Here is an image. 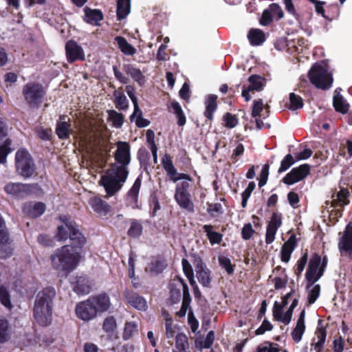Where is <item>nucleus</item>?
Here are the masks:
<instances>
[{
	"mask_svg": "<svg viewBox=\"0 0 352 352\" xmlns=\"http://www.w3.org/2000/svg\"><path fill=\"white\" fill-rule=\"evenodd\" d=\"M58 219L70 230V244L58 248L51 255L52 265L57 271L69 273L77 267L80 261V251L86 243V238L71 216L60 214Z\"/></svg>",
	"mask_w": 352,
	"mask_h": 352,
	"instance_id": "f257e3e1",
	"label": "nucleus"
},
{
	"mask_svg": "<svg viewBox=\"0 0 352 352\" xmlns=\"http://www.w3.org/2000/svg\"><path fill=\"white\" fill-rule=\"evenodd\" d=\"M56 296L55 289L47 287L38 292L33 307V317L41 327L50 326L52 322L53 300Z\"/></svg>",
	"mask_w": 352,
	"mask_h": 352,
	"instance_id": "f03ea898",
	"label": "nucleus"
},
{
	"mask_svg": "<svg viewBox=\"0 0 352 352\" xmlns=\"http://www.w3.org/2000/svg\"><path fill=\"white\" fill-rule=\"evenodd\" d=\"M128 175V173L110 166L101 176L99 184L109 196H113L122 188Z\"/></svg>",
	"mask_w": 352,
	"mask_h": 352,
	"instance_id": "7ed1b4c3",
	"label": "nucleus"
},
{
	"mask_svg": "<svg viewBox=\"0 0 352 352\" xmlns=\"http://www.w3.org/2000/svg\"><path fill=\"white\" fill-rule=\"evenodd\" d=\"M22 95L27 105L31 109H38L46 96L45 87L38 82L26 83L22 89Z\"/></svg>",
	"mask_w": 352,
	"mask_h": 352,
	"instance_id": "20e7f679",
	"label": "nucleus"
},
{
	"mask_svg": "<svg viewBox=\"0 0 352 352\" xmlns=\"http://www.w3.org/2000/svg\"><path fill=\"white\" fill-rule=\"evenodd\" d=\"M308 77L312 85L322 90L330 89L333 80L332 74L318 63L311 67L308 73Z\"/></svg>",
	"mask_w": 352,
	"mask_h": 352,
	"instance_id": "39448f33",
	"label": "nucleus"
},
{
	"mask_svg": "<svg viewBox=\"0 0 352 352\" xmlns=\"http://www.w3.org/2000/svg\"><path fill=\"white\" fill-rule=\"evenodd\" d=\"M117 149L114 153L116 163L110 164L111 168L129 173V165L131 163V146L129 142L118 141L116 143Z\"/></svg>",
	"mask_w": 352,
	"mask_h": 352,
	"instance_id": "423d86ee",
	"label": "nucleus"
},
{
	"mask_svg": "<svg viewBox=\"0 0 352 352\" xmlns=\"http://www.w3.org/2000/svg\"><path fill=\"white\" fill-rule=\"evenodd\" d=\"M17 173L23 177L29 178L35 172V165L29 152L25 148L19 149L15 155Z\"/></svg>",
	"mask_w": 352,
	"mask_h": 352,
	"instance_id": "0eeeda50",
	"label": "nucleus"
},
{
	"mask_svg": "<svg viewBox=\"0 0 352 352\" xmlns=\"http://www.w3.org/2000/svg\"><path fill=\"white\" fill-rule=\"evenodd\" d=\"M39 188L38 184L8 183L4 186L5 192L15 199H23Z\"/></svg>",
	"mask_w": 352,
	"mask_h": 352,
	"instance_id": "6e6552de",
	"label": "nucleus"
},
{
	"mask_svg": "<svg viewBox=\"0 0 352 352\" xmlns=\"http://www.w3.org/2000/svg\"><path fill=\"white\" fill-rule=\"evenodd\" d=\"M190 184L187 181L182 182L176 186L175 199L180 208L190 212H194V204L190 199V194L188 192Z\"/></svg>",
	"mask_w": 352,
	"mask_h": 352,
	"instance_id": "1a4fd4ad",
	"label": "nucleus"
},
{
	"mask_svg": "<svg viewBox=\"0 0 352 352\" xmlns=\"http://www.w3.org/2000/svg\"><path fill=\"white\" fill-rule=\"evenodd\" d=\"M169 298L168 299L170 305L178 303L181 300V290L183 292V298L186 296V292L189 293L188 285L185 280L180 276H176L168 284Z\"/></svg>",
	"mask_w": 352,
	"mask_h": 352,
	"instance_id": "9d476101",
	"label": "nucleus"
},
{
	"mask_svg": "<svg viewBox=\"0 0 352 352\" xmlns=\"http://www.w3.org/2000/svg\"><path fill=\"white\" fill-rule=\"evenodd\" d=\"M320 263L321 256L318 253L313 254L309 261L305 273V280L307 281L306 289L310 288L323 276L319 275Z\"/></svg>",
	"mask_w": 352,
	"mask_h": 352,
	"instance_id": "9b49d317",
	"label": "nucleus"
},
{
	"mask_svg": "<svg viewBox=\"0 0 352 352\" xmlns=\"http://www.w3.org/2000/svg\"><path fill=\"white\" fill-rule=\"evenodd\" d=\"M65 51L66 60L69 64H72L76 61L85 60V54L83 48L73 39H70L66 42Z\"/></svg>",
	"mask_w": 352,
	"mask_h": 352,
	"instance_id": "f8f14e48",
	"label": "nucleus"
},
{
	"mask_svg": "<svg viewBox=\"0 0 352 352\" xmlns=\"http://www.w3.org/2000/svg\"><path fill=\"white\" fill-rule=\"evenodd\" d=\"M311 166L308 164H301L298 167L293 168L282 179V182L288 186L293 185L302 181L310 173Z\"/></svg>",
	"mask_w": 352,
	"mask_h": 352,
	"instance_id": "ddd939ff",
	"label": "nucleus"
},
{
	"mask_svg": "<svg viewBox=\"0 0 352 352\" xmlns=\"http://www.w3.org/2000/svg\"><path fill=\"white\" fill-rule=\"evenodd\" d=\"M75 312L76 316L83 321H89L95 318L98 314L89 298L77 303Z\"/></svg>",
	"mask_w": 352,
	"mask_h": 352,
	"instance_id": "4468645a",
	"label": "nucleus"
},
{
	"mask_svg": "<svg viewBox=\"0 0 352 352\" xmlns=\"http://www.w3.org/2000/svg\"><path fill=\"white\" fill-rule=\"evenodd\" d=\"M248 81L250 85L248 87L243 85L241 92V96L244 98L245 102H248L251 99L250 91H260L263 89L265 85V78L256 74L250 76Z\"/></svg>",
	"mask_w": 352,
	"mask_h": 352,
	"instance_id": "2eb2a0df",
	"label": "nucleus"
},
{
	"mask_svg": "<svg viewBox=\"0 0 352 352\" xmlns=\"http://www.w3.org/2000/svg\"><path fill=\"white\" fill-rule=\"evenodd\" d=\"M338 248L341 254L345 253L352 258V223L346 226L343 236L338 242Z\"/></svg>",
	"mask_w": 352,
	"mask_h": 352,
	"instance_id": "dca6fc26",
	"label": "nucleus"
},
{
	"mask_svg": "<svg viewBox=\"0 0 352 352\" xmlns=\"http://www.w3.org/2000/svg\"><path fill=\"white\" fill-rule=\"evenodd\" d=\"M46 206L44 203L29 201L23 204L22 211L27 217L36 219L41 217L45 211Z\"/></svg>",
	"mask_w": 352,
	"mask_h": 352,
	"instance_id": "f3484780",
	"label": "nucleus"
},
{
	"mask_svg": "<svg viewBox=\"0 0 352 352\" xmlns=\"http://www.w3.org/2000/svg\"><path fill=\"white\" fill-rule=\"evenodd\" d=\"M83 21L93 26H100V22L104 19V14L101 10L92 9L88 6L83 8Z\"/></svg>",
	"mask_w": 352,
	"mask_h": 352,
	"instance_id": "a211bd4d",
	"label": "nucleus"
},
{
	"mask_svg": "<svg viewBox=\"0 0 352 352\" xmlns=\"http://www.w3.org/2000/svg\"><path fill=\"white\" fill-rule=\"evenodd\" d=\"M96 309V312H105L111 306L110 298L104 292L89 296V298Z\"/></svg>",
	"mask_w": 352,
	"mask_h": 352,
	"instance_id": "6ab92c4d",
	"label": "nucleus"
},
{
	"mask_svg": "<svg viewBox=\"0 0 352 352\" xmlns=\"http://www.w3.org/2000/svg\"><path fill=\"white\" fill-rule=\"evenodd\" d=\"M315 333L316 337L313 340L310 352H322L327 338L326 328L318 325Z\"/></svg>",
	"mask_w": 352,
	"mask_h": 352,
	"instance_id": "aec40b11",
	"label": "nucleus"
},
{
	"mask_svg": "<svg viewBox=\"0 0 352 352\" xmlns=\"http://www.w3.org/2000/svg\"><path fill=\"white\" fill-rule=\"evenodd\" d=\"M142 185V176L139 175L135 180L133 186L128 191L127 197L129 204L133 209L139 208L138 197Z\"/></svg>",
	"mask_w": 352,
	"mask_h": 352,
	"instance_id": "412c9836",
	"label": "nucleus"
},
{
	"mask_svg": "<svg viewBox=\"0 0 352 352\" xmlns=\"http://www.w3.org/2000/svg\"><path fill=\"white\" fill-rule=\"evenodd\" d=\"M297 245L296 237L294 234L291 235L285 241L280 250V259L284 263H288L291 255Z\"/></svg>",
	"mask_w": 352,
	"mask_h": 352,
	"instance_id": "4be33fe9",
	"label": "nucleus"
},
{
	"mask_svg": "<svg viewBox=\"0 0 352 352\" xmlns=\"http://www.w3.org/2000/svg\"><path fill=\"white\" fill-rule=\"evenodd\" d=\"M167 266V261L164 256L157 255L152 258L146 268V271L150 274L157 275L162 273Z\"/></svg>",
	"mask_w": 352,
	"mask_h": 352,
	"instance_id": "5701e85b",
	"label": "nucleus"
},
{
	"mask_svg": "<svg viewBox=\"0 0 352 352\" xmlns=\"http://www.w3.org/2000/svg\"><path fill=\"white\" fill-rule=\"evenodd\" d=\"M9 234L6 228L0 229V259H6L12 255V249L7 245Z\"/></svg>",
	"mask_w": 352,
	"mask_h": 352,
	"instance_id": "b1692460",
	"label": "nucleus"
},
{
	"mask_svg": "<svg viewBox=\"0 0 352 352\" xmlns=\"http://www.w3.org/2000/svg\"><path fill=\"white\" fill-rule=\"evenodd\" d=\"M305 310L302 309L298 316L296 327L292 331V338L294 342L298 343L302 340V335L305 331Z\"/></svg>",
	"mask_w": 352,
	"mask_h": 352,
	"instance_id": "393cba45",
	"label": "nucleus"
},
{
	"mask_svg": "<svg viewBox=\"0 0 352 352\" xmlns=\"http://www.w3.org/2000/svg\"><path fill=\"white\" fill-rule=\"evenodd\" d=\"M217 96L214 94H209L205 100V111L204 116L210 121L213 120V113L217 109Z\"/></svg>",
	"mask_w": 352,
	"mask_h": 352,
	"instance_id": "a878e982",
	"label": "nucleus"
},
{
	"mask_svg": "<svg viewBox=\"0 0 352 352\" xmlns=\"http://www.w3.org/2000/svg\"><path fill=\"white\" fill-rule=\"evenodd\" d=\"M65 118L66 116L64 115L60 116V120L56 123V134L60 140H67L70 135L71 124L65 121Z\"/></svg>",
	"mask_w": 352,
	"mask_h": 352,
	"instance_id": "bb28decb",
	"label": "nucleus"
},
{
	"mask_svg": "<svg viewBox=\"0 0 352 352\" xmlns=\"http://www.w3.org/2000/svg\"><path fill=\"white\" fill-rule=\"evenodd\" d=\"M128 302L134 308L141 311H145L147 308V302L144 297L138 293L131 292L126 294Z\"/></svg>",
	"mask_w": 352,
	"mask_h": 352,
	"instance_id": "cd10ccee",
	"label": "nucleus"
},
{
	"mask_svg": "<svg viewBox=\"0 0 352 352\" xmlns=\"http://www.w3.org/2000/svg\"><path fill=\"white\" fill-rule=\"evenodd\" d=\"M113 102L116 108L120 111H126L129 108V100L124 95L122 87H119L113 93Z\"/></svg>",
	"mask_w": 352,
	"mask_h": 352,
	"instance_id": "c85d7f7f",
	"label": "nucleus"
},
{
	"mask_svg": "<svg viewBox=\"0 0 352 352\" xmlns=\"http://www.w3.org/2000/svg\"><path fill=\"white\" fill-rule=\"evenodd\" d=\"M89 204L100 216H105L111 210V206L101 198L95 197L90 199Z\"/></svg>",
	"mask_w": 352,
	"mask_h": 352,
	"instance_id": "c756f323",
	"label": "nucleus"
},
{
	"mask_svg": "<svg viewBox=\"0 0 352 352\" xmlns=\"http://www.w3.org/2000/svg\"><path fill=\"white\" fill-rule=\"evenodd\" d=\"M123 70L140 86L144 83L145 77L140 69L135 67L133 65L126 64L124 65Z\"/></svg>",
	"mask_w": 352,
	"mask_h": 352,
	"instance_id": "7c9ffc66",
	"label": "nucleus"
},
{
	"mask_svg": "<svg viewBox=\"0 0 352 352\" xmlns=\"http://www.w3.org/2000/svg\"><path fill=\"white\" fill-rule=\"evenodd\" d=\"M91 286L87 277L78 276L76 279L74 291L78 295H85L90 292Z\"/></svg>",
	"mask_w": 352,
	"mask_h": 352,
	"instance_id": "2f4dec72",
	"label": "nucleus"
},
{
	"mask_svg": "<svg viewBox=\"0 0 352 352\" xmlns=\"http://www.w3.org/2000/svg\"><path fill=\"white\" fill-rule=\"evenodd\" d=\"M248 38L252 46L262 45L266 38L264 32L260 29H251L248 34Z\"/></svg>",
	"mask_w": 352,
	"mask_h": 352,
	"instance_id": "473e14b6",
	"label": "nucleus"
},
{
	"mask_svg": "<svg viewBox=\"0 0 352 352\" xmlns=\"http://www.w3.org/2000/svg\"><path fill=\"white\" fill-rule=\"evenodd\" d=\"M131 11V0H118L116 8L117 20L124 19Z\"/></svg>",
	"mask_w": 352,
	"mask_h": 352,
	"instance_id": "72a5a7b5",
	"label": "nucleus"
},
{
	"mask_svg": "<svg viewBox=\"0 0 352 352\" xmlns=\"http://www.w3.org/2000/svg\"><path fill=\"white\" fill-rule=\"evenodd\" d=\"M213 226L212 225H204L203 230L206 233L210 243L213 245L214 244H220L223 239V234L220 232L213 231Z\"/></svg>",
	"mask_w": 352,
	"mask_h": 352,
	"instance_id": "f704fd0d",
	"label": "nucleus"
},
{
	"mask_svg": "<svg viewBox=\"0 0 352 352\" xmlns=\"http://www.w3.org/2000/svg\"><path fill=\"white\" fill-rule=\"evenodd\" d=\"M115 41L118 44V48L124 54L133 56L136 53V49L132 45L129 43L124 37L117 36L115 38Z\"/></svg>",
	"mask_w": 352,
	"mask_h": 352,
	"instance_id": "c9c22d12",
	"label": "nucleus"
},
{
	"mask_svg": "<svg viewBox=\"0 0 352 352\" xmlns=\"http://www.w3.org/2000/svg\"><path fill=\"white\" fill-rule=\"evenodd\" d=\"M173 352H190L188 337L184 333H180L176 335L175 344Z\"/></svg>",
	"mask_w": 352,
	"mask_h": 352,
	"instance_id": "e433bc0d",
	"label": "nucleus"
},
{
	"mask_svg": "<svg viewBox=\"0 0 352 352\" xmlns=\"http://www.w3.org/2000/svg\"><path fill=\"white\" fill-rule=\"evenodd\" d=\"M130 226L127 231V235L132 239L139 238L143 232V226L140 220L131 219L129 220Z\"/></svg>",
	"mask_w": 352,
	"mask_h": 352,
	"instance_id": "4c0bfd02",
	"label": "nucleus"
},
{
	"mask_svg": "<svg viewBox=\"0 0 352 352\" xmlns=\"http://www.w3.org/2000/svg\"><path fill=\"white\" fill-rule=\"evenodd\" d=\"M196 276L199 283L204 287L209 288L211 287V271L207 267L204 269L197 270Z\"/></svg>",
	"mask_w": 352,
	"mask_h": 352,
	"instance_id": "58836bf2",
	"label": "nucleus"
},
{
	"mask_svg": "<svg viewBox=\"0 0 352 352\" xmlns=\"http://www.w3.org/2000/svg\"><path fill=\"white\" fill-rule=\"evenodd\" d=\"M170 107H171L173 113L175 115L177 124L179 126H184L186 122V118L179 103L177 101L173 100L170 102Z\"/></svg>",
	"mask_w": 352,
	"mask_h": 352,
	"instance_id": "ea45409f",
	"label": "nucleus"
},
{
	"mask_svg": "<svg viewBox=\"0 0 352 352\" xmlns=\"http://www.w3.org/2000/svg\"><path fill=\"white\" fill-rule=\"evenodd\" d=\"M138 333V325L135 322L131 321L125 322L122 332V339L124 340H131Z\"/></svg>",
	"mask_w": 352,
	"mask_h": 352,
	"instance_id": "a19ab883",
	"label": "nucleus"
},
{
	"mask_svg": "<svg viewBox=\"0 0 352 352\" xmlns=\"http://www.w3.org/2000/svg\"><path fill=\"white\" fill-rule=\"evenodd\" d=\"M11 329L8 320L0 319V343L4 344L11 339Z\"/></svg>",
	"mask_w": 352,
	"mask_h": 352,
	"instance_id": "79ce46f5",
	"label": "nucleus"
},
{
	"mask_svg": "<svg viewBox=\"0 0 352 352\" xmlns=\"http://www.w3.org/2000/svg\"><path fill=\"white\" fill-rule=\"evenodd\" d=\"M349 190L346 188H341L336 194V199L332 201V206L336 207L337 205L344 206L349 204Z\"/></svg>",
	"mask_w": 352,
	"mask_h": 352,
	"instance_id": "37998d69",
	"label": "nucleus"
},
{
	"mask_svg": "<svg viewBox=\"0 0 352 352\" xmlns=\"http://www.w3.org/2000/svg\"><path fill=\"white\" fill-rule=\"evenodd\" d=\"M162 164L167 175H169L170 179L173 180V178L177 175V171L173 165V160L170 155L166 153L163 156L162 159Z\"/></svg>",
	"mask_w": 352,
	"mask_h": 352,
	"instance_id": "c03bdc74",
	"label": "nucleus"
},
{
	"mask_svg": "<svg viewBox=\"0 0 352 352\" xmlns=\"http://www.w3.org/2000/svg\"><path fill=\"white\" fill-rule=\"evenodd\" d=\"M333 105L335 110L342 114L349 111V105L341 95L338 94L333 97Z\"/></svg>",
	"mask_w": 352,
	"mask_h": 352,
	"instance_id": "a18cd8bd",
	"label": "nucleus"
},
{
	"mask_svg": "<svg viewBox=\"0 0 352 352\" xmlns=\"http://www.w3.org/2000/svg\"><path fill=\"white\" fill-rule=\"evenodd\" d=\"M256 352H289L287 349H283L277 343L265 342L258 346Z\"/></svg>",
	"mask_w": 352,
	"mask_h": 352,
	"instance_id": "49530a36",
	"label": "nucleus"
},
{
	"mask_svg": "<svg viewBox=\"0 0 352 352\" xmlns=\"http://www.w3.org/2000/svg\"><path fill=\"white\" fill-rule=\"evenodd\" d=\"M2 142L3 144L0 146V163L4 164L6 162L8 155L12 151L10 148L12 141L10 138H4L1 142Z\"/></svg>",
	"mask_w": 352,
	"mask_h": 352,
	"instance_id": "de8ad7c7",
	"label": "nucleus"
},
{
	"mask_svg": "<svg viewBox=\"0 0 352 352\" xmlns=\"http://www.w3.org/2000/svg\"><path fill=\"white\" fill-rule=\"evenodd\" d=\"M117 329L116 319L113 316H109L104 318L102 323V329L108 334H113Z\"/></svg>",
	"mask_w": 352,
	"mask_h": 352,
	"instance_id": "09e8293b",
	"label": "nucleus"
},
{
	"mask_svg": "<svg viewBox=\"0 0 352 352\" xmlns=\"http://www.w3.org/2000/svg\"><path fill=\"white\" fill-rule=\"evenodd\" d=\"M308 261V252L306 250L305 252L297 261L296 265L294 267V272L295 275L299 278L303 272L305 265Z\"/></svg>",
	"mask_w": 352,
	"mask_h": 352,
	"instance_id": "8fccbe9b",
	"label": "nucleus"
},
{
	"mask_svg": "<svg viewBox=\"0 0 352 352\" xmlns=\"http://www.w3.org/2000/svg\"><path fill=\"white\" fill-rule=\"evenodd\" d=\"M108 113L113 126L116 129L121 128L124 121V115L115 110H110Z\"/></svg>",
	"mask_w": 352,
	"mask_h": 352,
	"instance_id": "3c124183",
	"label": "nucleus"
},
{
	"mask_svg": "<svg viewBox=\"0 0 352 352\" xmlns=\"http://www.w3.org/2000/svg\"><path fill=\"white\" fill-rule=\"evenodd\" d=\"M296 162L297 160H296L292 154H287L280 162V166L278 170V173H281L285 172Z\"/></svg>",
	"mask_w": 352,
	"mask_h": 352,
	"instance_id": "603ef678",
	"label": "nucleus"
},
{
	"mask_svg": "<svg viewBox=\"0 0 352 352\" xmlns=\"http://www.w3.org/2000/svg\"><path fill=\"white\" fill-rule=\"evenodd\" d=\"M307 290V302L309 305L314 304L320 296V285L319 284L313 285Z\"/></svg>",
	"mask_w": 352,
	"mask_h": 352,
	"instance_id": "864d4df0",
	"label": "nucleus"
},
{
	"mask_svg": "<svg viewBox=\"0 0 352 352\" xmlns=\"http://www.w3.org/2000/svg\"><path fill=\"white\" fill-rule=\"evenodd\" d=\"M218 261L219 265L226 271L228 274H233L234 272V265L232 264L231 260L228 257L219 256Z\"/></svg>",
	"mask_w": 352,
	"mask_h": 352,
	"instance_id": "5fc2aeb1",
	"label": "nucleus"
},
{
	"mask_svg": "<svg viewBox=\"0 0 352 352\" xmlns=\"http://www.w3.org/2000/svg\"><path fill=\"white\" fill-rule=\"evenodd\" d=\"M303 104L302 98L300 96L294 93L289 94V109L294 111L301 109Z\"/></svg>",
	"mask_w": 352,
	"mask_h": 352,
	"instance_id": "6e6d98bb",
	"label": "nucleus"
},
{
	"mask_svg": "<svg viewBox=\"0 0 352 352\" xmlns=\"http://www.w3.org/2000/svg\"><path fill=\"white\" fill-rule=\"evenodd\" d=\"M63 223V225L57 227V232L55 234L56 239L59 241H65L69 239L70 230L64 223Z\"/></svg>",
	"mask_w": 352,
	"mask_h": 352,
	"instance_id": "4d7b16f0",
	"label": "nucleus"
},
{
	"mask_svg": "<svg viewBox=\"0 0 352 352\" xmlns=\"http://www.w3.org/2000/svg\"><path fill=\"white\" fill-rule=\"evenodd\" d=\"M0 302L7 308L12 307L10 293L3 285L0 286Z\"/></svg>",
	"mask_w": 352,
	"mask_h": 352,
	"instance_id": "13d9d810",
	"label": "nucleus"
},
{
	"mask_svg": "<svg viewBox=\"0 0 352 352\" xmlns=\"http://www.w3.org/2000/svg\"><path fill=\"white\" fill-rule=\"evenodd\" d=\"M223 120L224 122V126L228 129H232L235 127L239 123L236 116L232 115L229 112H227L223 115Z\"/></svg>",
	"mask_w": 352,
	"mask_h": 352,
	"instance_id": "bf43d9fd",
	"label": "nucleus"
},
{
	"mask_svg": "<svg viewBox=\"0 0 352 352\" xmlns=\"http://www.w3.org/2000/svg\"><path fill=\"white\" fill-rule=\"evenodd\" d=\"M207 212L211 217H218L223 213V207L220 203L210 204L207 203Z\"/></svg>",
	"mask_w": 352,
	"mask_h": 352,
	"instance_id": "052dcab7",
	"label": "nucleus"
},
{
	"mask_svg": "<svg viewBox=\"0 0 352 352\" xmlns=\"http://www.w3.org/2000/svg\"><path fill=\"white\" fill-rule=\"evenodd\" d=\"M298 299L294 298L292 300V302L290 307H289V309L287 310V311L283 315V322L285 324H288L290 322L292 318L294 309L298 306Z\"/></svg>",
	"mask_w": 352,
	"mask_h": 352,
	"instance_id": "680f3d73",
	"label": "nucleus"
},
{
	"mask_svg": "<svg viewBox=\"0 0 352 352\" xmlns=\"http://www.w3.org/2000/svg\"><path fill=\"white\" fill-rule=\"evenodd\" d=\"M190 302H191L190 295V294H187V292H186L185 297L184 298H182V307H181L180 309L177 312V316H179L180 318L185 316L186 311L190 307Z\"/></svg>",
	"mask_w": 352,
	"mask_h": 352,
	"instance_id": "e2e57ef3",
	"label": "nucleus"
},
{
	"mask_svg": "<svg viewBox=\"0 0 352 352\" xmlns=\"http://www.w3.org/2000/svg\"><path fill=\"white\" fill-rule=\"evenodd\" d=\"M149 207L151 210V216H156L157 212L161 208L158 197L156 195H151L149 198Z\"/></svg>",
	"mask_w": 352,
	"mask_h": 352,
	"instance_id": "0e129e2a",
	"label": "nucleus"
},
{
	"mask_svg": "<svg viewBox=\"0 0 352 352\" xmlns=\"http://www.w3.org/2000/svg\"><path fill=\"white\" fill-rule=\"evenodd\" d=\"M272 282L274 284V288L276 290L282 289L285 288L288 282L287 274H285L280 276H275L272 279Z\"/></svg>",
	"mask_w": 352,
	"mask_h": 352,
	"instance_id": "69168bd1",
	"label": "nucleus"
},
{
	"mask_svg": "<svg viewBox=\"0 0 352 352\" xmlns=\"http://www.w3.org/2000/svg\"><path fill=\"white\" fill-rule=\"evenodd\" d=\"M282 225V214L273 212L267 226L278 229Z\"/></svg>",
	"mask_w": 352,
	"mask_h": 352,
	"instance_id": "338daca9",
	"label": "nucleus"
},
{
	"mask_svg": "<svg viewBox=\"0 0 352 352\" xmlns=\"http://www.w3.org/2000/svg\"><path fill=\"white\" fill-rule=\"evenodd\" d=\"M150 154L144 148H140L138 151V159L141 166H146L150 160Z\"/></svg>",
	"mask_w": 352,
	"mask_h": 352,
	"instance_id": "774afa93",
	"label": "nucleus"
}]
</instances>
